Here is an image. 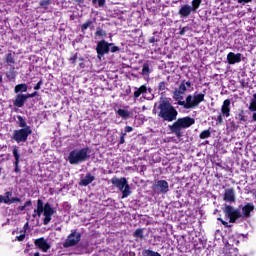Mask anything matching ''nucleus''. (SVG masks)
Wrapping results in <instances>:
<instances>
[{
  "label": "nucleus",
  "mask_w": 256,
  "mask_h": 256,
  "mask_svg": "<svg viewBox=\"0 0 256 256\" xmlns=\"http://www.w3.org/2000/svg\"><path fill=\"white\" fill-rule=\"evenodd\" d=\"M255 210V206L251 203H247L244 207H242V213L241 210L234 209L231 205H226L224 208V215L226 219H229V223H237V219H241L243 217H246L249 219L251 217V212Z\"/></svg>",
  "instance_id": "obj_1"
},
{
  "label": "nucleus",
  "mask_w": 256,
  "mask_h": 256,
  "mask_svg": "<svg viewBox=\"0 0 256 256\" xmlns=\"http://www.w3.org/2000/svg\"><path fill=\"white\" fill-rule=\"evenodd\" d=\"M158 110V117L163 121V123H173V121H177L179 112L175 106H173V104L167 100V98L160 101Z\"/></svg>",
  "instance_id": "obj_2"
},
{
  "label": "nucleus",
  "mask_w": 256,
  "mask_h": 256,
  "mask_svg": "<svg viewBox=\"0 0 256 256\" xmlns=\"http://www.w3.org/2000/svg\"><path fill=\"white\" fill-rule=\"evenodd\" d=\"M192 125H195V118L185 116L178 119L176 118L173 124L168 126V129L177 137V139H181V137H183V129H189Z\"/></svg>",
  "instance_id": "obj_3"
},
{
  "label": "nucleus",
  "mask_w": 256,
  "mask_h": 256,
  "mask_svg": "<svg viewBox=\"0 0 256 256\" xmlns=\"http://www.w3.org/2000/svg\"><path fill=\"white\" fill-rule=\"evenodd\" d=\"M54 213H57V210H55L53 207H51V204H49V202H47L44 205L43 200L38 199L37 200V209L34 210L32 217L35 219V217H37V216L41 217V215H44L43 225H49L51 223V219H52Z\"/></svg>",
  "instance_id": "obj_4"
},
{
  "label": "nucleus",
  "mask_w": 256,
  "mask_h": 256,
  "mask_svg": "<svg viewBox=\"0 0 256 256\" xmlns=\"http://www.w3.org/2000/svg\"><path fill=\"white\" fill-rule=\"evenodd\" d=\"M89 153H91V149L87 146L82 149H74L69 153L68 161L70 165H79V163H83L89 159Z\"/></svg>",
  "instance_id": "obj_5"
},
{
  "label": "nucleus",
  "mask_w": 256,
  "mask_h": 256,
  "mask_svg": "<svg viewBox=\"0 0 256 256\" xmlns=\"http://www.w3.org/2000/svg\"><path fill=\"white\" fill-rule=\"evenodd\" d=\"M203 101H205V94L200 93V94H194L193 96L188 95L186 97V101L180 100L177 103L184 109H195V107H199V105H201Z\"/></svg>",
  "instance_id": "obj_6"
},
{
  "label": "nucleus",
  "mask_w": 256,
  "mask_h": 256,
  "mask_svg": "<svg viewBox=\"0 0 256 256\" xmlns=\"http://www.w3.org/2000/svg\"><path fill=\"white\" fill-rule=\"evenodd\" d=\"M112 185L122 191L121 199H127L129 195H131V186H129V182H127V178L121 177L118 178L117 176L112 177L110 180Z\"/></svg>",
  "instance_id": "obj_7"
},
{
  "label": "nucleus",
  "mask_w": 256,
  "mask_h": 256,
  "mask_svg": "<svg viewBox=\"0 0 256 256\" xmlns=\"http://www.w3.org/2000/svg\"><path fill=\"white\" fill-rule=\"evenodd\" d=\"M31 133H33L31 127L20 128L13 131L11 139L16 141V143H27V139H29V135H31Z\"/></svg>",
  "instance_id": "obj_8"
},
{
  "label": "nucleus",
  "mask_w": 256,
  "mask_h": 256,
  "mask_svg": "<svg viewBox=\"0 0 256 256\" xmlns=\"http://www.w3.org/2000/svg\"><path fill=\"white\" fill-rule=\"evenodd\" d=\"M223 117H231V99L224 100L221 107V114L214 118V121H216V125H222Z\"/></svg>",
  "instance_id": "obj_9"
},
{
  "label": "nucleus",
  "mask_w": 256,
  "mask_h": 256,
  "mask_svg": "<svg viewBox=\"0 0 256 256\" xmlns=\"http://www.w3.org/2000/svg\"><path fill=\"white\" fill-rule=\"evenodd\" d=\"M81 241V233L77 232V230H72V232L68 235L65 242L63 243L64 249H69V247H75V245H79Z\"/></svg>",
  "instance_id": "obj_10"
},
{
  "label": "nucleus",
  "mask_w": 256,
  "mask_h": 256,
  "mask_svg": "<svg viewBox=\"0 0 256 256\" xmlns=\"http://www.w3.org/2000/svg\"><path fill=\"white\" fill-rule=\"evenodd\" d=\"M111 45H113V43H109L105 40L99 41L96 46L97 58L103 59L105 55H109Z\"/></svg>",
  "instance_id": "obj_11"
},
{
  "label": "nucleus",
  "mask_w": 256,
  "mask_h": 256,
  "mask_svg": "<svg viewBox=\"0 0 256 256\" xmlns=\"http://www.w3.org/2000/svg\"><path fill=\"white\" fill-rule=\"evenodd\" d=\"M0 203H5V205H11L12 203H21V198L13 197V192L8 191L5 192V196L0 195Z\"/></svg>",
  "instance_id": "obj_12"
},
{
  "label": "nucleus",
  "mask_w": 256,
  "mask_h": 256,
  "mask_svg": "<svg viewBox=\"0 0 256 256\" xmlns=\"http://www.w3.org/2000/svg\"><path fill=\"white\" fill-rule=\"evenodd\" d=\"M153 189L154 191L165 195L166 193H169V182H167L166 180H158L153 186Z\"/></svg>",
  "instance_id": "obj_13"
},
{
  "label": "nucleus",
  "mask_w": 256,
  "mask_h": 256,
  "mask_svg": "<svg viewBox=\"0 0 256 256\" xmlns=\"http://www.w3.org/2000/svg\"><path fill=\"white\" fill-rule=\"evenodd\" d=\"M12 155L15 159L14 161V173H21V168H19V163L21 161V154L19 153V147L14 146L12 149Z\"/></svg>",
  "instance_id": "obj_14"
},
{
  "label": "nucleus",
  "mask_w": 256,
  "mask_h": 256,
  "mask_svg": "<svg viewBox=\"0 0 256 256\" xmlns=\"http://www.w3.org/2000/svg\"><path fill=\"white\" fill-rule=\"evenodd\" d=\"M185 91H187V86H185V80H183L173 93L175 101H183Z\"/></svg>",
  "instance_id": "obj_15"
},
{
  "label": "nucleus",
  "mask_w": 256,
  "mask_h": 256,
  "mask_svg": "<svg viewBox=\"0 0 256 256\" xmlns=\"http://www.w3.org/2000/svg\"><path fill=\"white\" fill-rule=\"evenodd\" d=\"M192 13L195 12L192 10L191 5L189 4L182 5L178 11V15H180L181 19H187V17H189Z\"/></svg>",
  "instance_id": "obj_16"
},
{
  "label": "nucleus",
  "mask_w": 256,
  "mask_h": 256,
  "mask_svg": "<svg viewBox=\"0 0 256 256\" xmlns=\"http://www.w3.org/2000/svg\"><path fill=\"white\" fill-rule=\"evenodd\" d=\"M34 245L38 247V249H41L44 253H47L48 249H51V245L47 243V240L45 238L41 237L34 241Z\"/></svg>",
  "instance_id": "obj_17"
},
{
  "label": "nucleus",
  "mask_w": 256,
  "mask_h": 256,
  "mask_svg": "<svg viewBox=\"0 0 256 256\" xmlns=\"http://www.w3.org/2000/svg\"><path fill=\"white\" fill-rule=\"evenodd\" d=\"M227 61L229 65H235V63H241V53L229 52L227 55Z\"/></svg>",
  "instance_id": "obj_18"
},
{
  "label": "nucleus",
  "mask_w": 256,
  "mask_h": 256,
  "mask_svg": "<svg viewBox=\"0 0 256 256\" xmlns=\"http://www.w3.org/2000/svg\"><path fill=\"white\" fill-rule=\"evenodd\" d=\"M224 201H227L228 203H235V189L228 188L225 190Z\"/></svg>",
  "instance_id": "obj_19"
},
{
  "label": "nucleus",
  "mask_w": 256,
  "mask_h": 256,
  "mask_svg": "<svg viewBox=\"0 0 256 256\" xmlns=\"http://www.w3.org/2000/svg\"><path fill=\"white\" fill-rule=\"evenodd\" d=\"M140 95H142L143 99H145V95H147V85H141L139 88L136 89L133 95L134 101H137Z\"/></svg>",
  "instance_id": "obj_20"
},
{
  "label": "nucleus",
  "mask_w": 256,
  "mask_h": 256,
  "mask_svg": "<svg viewBox=\"0 0 256 256\" xmlns=\"http://www.w3.org/2000/svg\"><path fill=\"white\" fill-rule=\"evenodd\" d=\"M95 181V176L91 173H87L84 178H82L79 182L80 187H87V185H91V183Z\"/></svg>",
  "instance_id": "obj_21"
},
{
  "label": "nucleus",
  "mask_w": 256,
  "mask_h": 256,
  "mask_svg": "<svg viewBox=\"0 0 256 256\" xmlns=\"http://www.w3.org/2000/svg\"><path fill=\"white\" fill-rule=\"evenodd\" d=\"M26 100L23 97V93H19L16 95L15 99L13 100V106L14 107H25Z\"/></svg>",
  "instance_id": "obj_22"
},
{
  "label": "nucleus",
  "mask_w": 256,
  "mask_h": 256,
  "mask_svg": "<svg viewBox=\"0 0 256 256\" xmlns=\"http://www.w3.org/2000/svg\"><path fill=\"white\" fill-rule=\"evenodd\" d=\"M133 131V127L126 126L124 128V132L120 133L119 145H123L125 143V137H127V133H131Z\"/></svg>",
  "instance_id": "obj_23"
},
{
  "label": "nucleus",
  "mask_w": 256,
  "mask_h": 256,
  "mask_svg": "<svg viewBox=\"0 0 256 256\" xmlns=\"http://www.w3.org/2000/svg\"><path fill=\"white\" fill-rule=\"evenodd\" d=\"M153 73V70L151 69V65L148 64V62L144 63L142 66V72L141 75L143 77H149Z\"/></svg>",
  "instance_id": "obj_24"
},
{
  "label": "nucleus",
  "mask_w": 256,
  "mask_h": 256,
  "mask_svg": "<svg viewBox=\"0 0 256 256\" xmlns=\"http://www.w3.org/2000/svg\"><path fill=\"white\" fill-rule=\"evenodd\" d=\"M17 125L20 129H27V127H31L27 125V120L21 115H17Z\"/></svg>",
  "instance_id": "obj_25"
},
{
  "label": "nucleus",
  "mask_w": 256,
  "mask_h": 256,
  "mask_svg": "<svg viewBox=\"0 0 256 256\" xmlns=\"http://www.w3.org/2000/svg\"><path fill=\"white\" fill-rule=\"evenodd\" d=\"M28 86L25 83L17 84L14 88V93H27Z\"/></svg>",
  "instance_id": "obj_26"
},
{
  "label": "nucleus",
  "mask_w": 256,
  "mask_h": 256,
  "mask_svg": "<svg viewBox=\"0 0 256 256\" xmlns=\"http://www.w3.org/2000/svg\"><path fill=\"white\" fill-rule=\"evenodd\" d=\"M117 115H119V117H122V119H129V117H131V112H129L128 110L125 109H121L119 108L116 111Z\"/></svg>",
  "instance_id": "obj_27"
},
{
  "label": "nucleus",
  "mask_w": 256,
  "mask_h": 256,
  "mask_svg": "<svg viewBox=\"0 0 256 256\" xmlns=\"http://www.w3.org/2000/svg\"><path fill=\"white\" fill-rule=\"evenodd\" d=\"M235 119L239 121L238 123H247V117L245 116V111L240 110V112L236 114Z\"/></svg>",
  "instance_id": "obj_28"
},
{
  "label": "nucleus",
  "mask_w": 256,
  "mask_h": 256,
  "mask_svg": "<svg viewBox=\"0 0 256 256\" xmlns=\"http://www.w3.org/2000/svg\"><path fill=\"white\" fill-rule=\"evenodd\" d=\"M133 237L135 239H140V241H143V239H145V236L143 235V229L142 228H137L134 232H133Z\"/></svg>",
  "instance_id": "obj_29"
},
{
  "label": "nucleus",
  "mask_w": 256,
  "mask_h": 256,
  "mask_svg": "<svg viewBox=\"0 0 256 256\" xmlns=\"http://www.w3.org/2000/svg\"><path fill=\"white\" fill-rule=\"evenodd\" d=\"M201 3H203V0H192L191 8L194 13H197V9L201 7Z\"/></svg>",
  "instance_id": "obj_30"
},
{
  "label": "nucleus",
  "mask_w": 256,
  "mask_h": 256,
  "mask_svg": "<svg viewBox=\"0 0 256 256\" xmlns=\"http://www.w3.org/2000/svg\"><path fill=\"white\" fill-rule=\"evenodd\" d=\"M248 109L251 112L256 111V93L253 94Z\"/></svg>",
  "instance_id": "obj_31"
},
{
  "label": "nucleus",
  "mask_w": 256,
  "mask_h": 256,
  "mask_svg": "<svg viewBox=\"0 0 256 256\" xmlns=\"http://www.w3.org/2000/svg\"><path fill=\"white\" fill-rule=\"evenodd\" d=\"M144 99L147 101H153V99H155L152 88H147V94L144 96Z\"/></svg>",
  "instance_id": "obj_32"
},
{
  "label": "nucleus",
  "mask_w": 256,
  "mask_h": 256,
  "mask_svg": "<svg viewBox=\"0 0 256 256\" xmlns=\"http://www.w3.org/2000/svg\"><path fill=\"white\" fill-rule=\"evenodd\" d=\"M142 256H159V252H155L151 249H144L142 251Z\"/></svg>",
  "instance_id": "obj_33"
},
{
  "label": "nucleus",
  "mask_w": 256,
  "mask_h": 256,
  "mask_svg": "<svg viewBox=\"0 0 256 256\" xmlns=\"http://www.w3.org/2000/svg\"><path fill=\"white\" fill-rule=\"evenodd\" d=\"M6 63L7 65H15V57L12 53L6 54Z\"/></svg>",
  "instance_id": "obj_34"
},
{
  "label": "nucleus",
  "mask_w": 256,
  "mask_h": 256,
  "mask_svg": "<svg viewBox=\"0 0 256 256\" xmlns=\"http://www.w3.org/2000/svg\"><path fill=\"white\" fill-rule=\"evenodd\" d=\"M89 27H94L92 20H88L84 24H82L81 25V31H87V29H89Z\"/></svg>",
  "instance_id": "obj_35"
},
{
  "label": "nucleus",
  "mask_w": 256,
  "mask_h": 256,
  "mask_svg": "<svg viewBox=\"0 0 256 256\" xmlns=\"http://www.w3.org/2000/svg\"><path fill=\"white\" fill-rule=\"evenodd\" d=\"M50 5H51V0H41L39 2V6L42 7V9H49Z\"/></svg>",
  "instance_id": "obj_36"
},
{
  "label": "nucleus",
  "mask_w": 256,
  "mask_h": 256,
  "mask_svg": "<svg viewBox=\"0 0 256 256\" xmlns=\"http://www.w3.org/2000/svg\"><path fill=\"white\" fill-rule=\"evenodd\" d=\"M200 139H209L211 137V130H204L199 135Z\"/></svg>",
  "instance_id": "obj_37"
},
{
  "label": "nucleus",
  "mask_w": 256,
  "mask_h": 256,
  "mask_svg": "<svg viewBox=\"0 0 256 256\" xmlns=\"http://www.w3.org/2000/svg\"><path fill=\"white\" fill-rule=\"evenodd\" d=\"M95 36L96 37H107V32H105L103 29L98 27L96 29Z\"/></svg>",
  "instance_id": "obj_38"
},
{
  "label": "nucleus",
  "mask_w": 256,
  "mask_h": 256,
  "mask_svg": "<svg viewBox=\"0 0 256 256\" xmlns=\"http://www.w3.org/2000/svg\"><path fill=\"white\" fill-rule=\"evenodd\" d=\"M6 77L8 81H13L15 80V77H17V74H15V71H9V72H6Z\"/></svg>",
  "instance_id": "obj_39"
},
{
  "label": "nucleus",
  "mask_w": 256,
  "mask_h": 256,
  "mask_svg": "<svg viewBox=\"0 0 256 256\" xmlns=\"http://www.w3.org/2000/svg\"><path fill=\"white\" fill-rule=\"evenodd\" d=\"M33 205V201L27 200L23 206L18 207V211H23L26 207H31Z\"/></svg>",
  "instance_id": "obj_40"
},
{
  "label": "nucleus",
  "mask_w": 256,
  "mask_h": 256,
  "mask_svg": "<svg viewBox=\"0 0 256 256\" xmlns=\"http://www.w3.org/2000/svg\"><path fill=\"white\" fill-rule=\"evenodd\" d=\"M92 3L98 7H105L106 0H92Z\"/></svg>",
  "instance_id": "obj_41"
},
{
  "label": "nucleus",
  "mask_w": 256,
  "mask_h": 256,
  "mask_svg": "<svg viewBox=\"0 0 256 256\" xmlns=\"http://www.w3.org/2000/svg\"><path fill=\"white\" fill-rule=\"evenodd\" d=\"M165 89H167V82L165 81H161L159 84H158V91H165Z\"/></svg>",
  "instance_id": "obj_42"
},
{
  "label": "nucleus",
  "mask_w": 256,
  "mask_h": 256,
  "mask_svg": "<svg viewBox=\"0 0 256 256\" xmlns=\"http://www.w3.org/2000/svg\"><path fill=\"white\" fill-rule=\"evenodd\" d=\"M119 51H121V48L116 46L115 43H112V45L110 46V53H117Z\"/></svg>",
  "instance_id": "obj_43"
},
{
  "label": "nucleus",
  "mask_w": 256,
  "mask_h": 256,
  "mask_svg": "<svg viewBox=\"0 0 256 256\" xmlns=\"http://www.w3.org/2000/svg\"><path fill=\"white\" fill-rule=\"evenodd\" d=\"M217 221H220V223H222L226 227V229H230V227H232V225H230L229 222L223 220V218L221 217L217 218Z\"/></svg>",
  "instance_id": "obj_44"
},
{
  "label": "nucleus",
  "mask_w": 256,
  "mask_h": 256,
  "mask_svg": "<svg viewBox=\"0 0 256 256\" xmlns=\"http://www.w3.org/2000/svg\"><path fill=\"white\" fill-rule=\"evenodd\" d=\"M79 58L78 54L75 53L72 57H70L68 59V61H70V63H72V65H75V63L77 62V59Z\"/></svg>",
  "instance_id": "obj_45"
},
{
  "label": "nucleus",
  "mask_w": 256,
  "mask_h": 256,
  "mask_svg": "<svg viewBox=\"0 0 256 256\" xmlns=\"http://www.w3.org/2000/svg\"><path fill=\"white\" fill-rule=\"evenodd\" d=\"M41 85H43V79H40L39 82L34 86V90L39 91V89H41Z\"/></svg>",
  "instance_id": "obj_46"
},
{
  "label": "nucleus",
  "mask_w": 256,
  "mask_h": 256,
  "mask_svg": "<svg viewBox=\"0 0 256 256\" xmlns=\"http://www.w3.org/2000/svg\"><path fill=\"white\" fill-rule=\"evenodd\" d=\"M230 127H231V129H233L234 131H237V129H239V125H237V124L235 123V121L230 122Z\"/></svg>",
  "instance_id": "obj_47"
},
{
  "label": "nucleus",
  "mask_w": 256,
  "mask_h": 256,
  "mask_svg": "<svg viewBox=\"0 0 256 256\" xmlns=\"http://www.w3.org/2000/svg\"><path fill=\"white\" fill-rule=\"evenodd\" d=\"M79 61H81V62L79 63L80 69H85V63H84L85 58L81 57V58H79Z\"/></svg>",
  "instance_id": "obj_48"
},
{
  "label": "nucleus",
  "mask_w": 256,
  "mask_h": 256,
  "mask_svg": "<svg viewBox=\"0 0 256 256\" xmlns=\"http://www.w3.org/2000/svg\"><path fill=\"white\" fill-rule=\"evenodd\" d=\"M253 0H237V3L240 5H247V3H251Z\"/></svg>",
  "instance_id": "obj_49"
},
{
  "label": "nucleus",
  "mask_w": 256,
  "mask_h": 256,
  "mask_svg": "<svg viewBox=\"0 0 256 256\" xmlns=\"http://www.w3.org/2000/svg\"><path fill=\"white\" fill-rule=\"evenodd\" d=\"M187 31H189V27L188 26L183 27L182 30L180 31V35H185Z\"/></svg>",
  "instance_id": "obj_50"
},
{
  "label": "nucleus",
  "mask_w": 256,
  "mask_h": 256,
  "mask_svg": "<svg viewBox=\"0 0 256 256\" xmlns=\"http://www.w3.org/2000/svg\"><path fill=\"white\" fill-rule=\"evenodd\" d=\"M17 241H25V233L16 237Z\"/></svg>",
  "instance_id": "obj_51"
},
{
  "label": "nucleus",
  "mask_w": 256,
  "mask_h": 256,
  "mask_svg": "<svg viewBox=\"0 0 256 256\" xmlns=\"http://www.w3.org/2000/svg\"><path fill=\"white\" fill-rule=\"evenodd\" d=\"M148 43H157V39L155 38V36H152L149 40Z\"/></svg>",
  "instance_id": "obj_52"
},
{
  "label": "nucleus",
  "mask_w": 256,
  "mask_h": 256,
  "mask_svg": "<svg viewBox=\"0 0 256 256\" xmlns=\"http://www.w3.org/2000/svg\"><path fill=\"white\" fill-rule=\"evenodd\" d=\"M24 100L27 101V99H32V96L30 93L23 94Z\"/></svg>",
  "instance_id": "obj_53"
},
{
  "label": "nucleus",
  "mask_w": 256,
  "mask_h": 256,
  "mask_svg": "<svg viewBox=\"0 0 256 256\" xmlns=\"http://www.w3.org/2000/svg\"><path fill=\"white\" fill-rule=\"evenodd\" d=\"M252 113V121L256 123V111H253Z\"/></svg>",
  "instance_id": "obj_54"
},
{
  "label": "nucleus",
  "mask_w": 256,
  "mask_h": 256,
  "mask_svg": "<svg viewBox=\"0 0 256 256\" xmlns=\"http://www.w3.org/2000/svg\"><path fill=\"white\" fill-rule=\"evenodd\" d=\"M29 228V222H26L25 224H24V231H27V229Z\"/></svg>",
  "instance_id": "obj_55"
},
{
  "label": "nucleus",
  "mask_w": 256,
  "mask_h": 256,
  "mask_svg": "<svg viewBox=\"0 0 256 256\" xmlns=\"http://www.w3.org/2000/svg\"><path fill=\"white\" fill-rule=\"evenodd\" d=\"M191 85H192V84H191V81H186V82H185V86H187L188 88H191Z\"/></svg>",
  "instance_id": "obj_56"
},
{
  "label": "nucleus",
  "mask_w": 256,
  "mask_h": 256,
  "mask_svg": "<svg viewBox=\"0 0 256 256\" xmlns=\"http://www.w3.org/2000/svg\"><path fill=\"white\" fill-rule=\"evenodd\" d=\"M37 95H38L37 91H35V92L31 93V97H32V99H33V97H37Z\"/></svg>",
  "instance_id": "obj_57"
},
{
  "label": "nucleus",
  "mask_w": 256,
  "mask_h": 256,
  "mask_svg": "<svg viewBox=\"0 0 256 256\" xmlns=\"http://www.w3.org/2000/svg\"><path fill=\"white\" fill-rule=\"evenodd\" d=\"M0 83H3V76L0 74Z\"/></svg>",
  "instance_id": "obj_58"
},
{
  "label": "nucleus",
  "mask_w": 256,
  "mask_h": 256,
  "mask_svg": "<svg viewBox=\"0 0 256 256\" xmlns=\"http://www.w3.org/2000/svg\"><path fill=\"white\" fill-rule=\"evenodd\" d=\"M33 256H41L39 252H36Z\"/></svg>",
  "instance_id": "obj_59"
},
{
  "label": "nucleus",
  "mask_w": 256,
  "mask_h": 256,
  "mask_svg": "<svg viewBox=\"0 0 256 256\" xmlns=\"http://www.w3.org/2000/svg\"><path fill=\"white\" fill-rule=\"evenodd\" d=\"M1 171H2V169H1V167H0V175H1Z\"/></svg>",
  "instance_id": "obj_60"
},
{
  "label": "nucleus",
  "mask_w": 256,
  "mask_h": 256,
  "mask_svg": "<svg viewBox=\"0 0 256 256\" xmlns=\"http://www.w3.org/2000/svg\"><path fill=\"white\" fill-rule=\"evenodd\" d=\"M147 97H149V93L147 94Z\"/></svg>",
  "instance_id": "obj_61"
},
{
  "label": "nucleus",
  "mask_w": 256,
  "mask_h": 256,
  "mask_svg": "<svg viewBox=\"0 0 256 256\" xmlns=\"http://www.w3.org/2000/svg\"><path fill=\"white\" fill-rule=\"evenodd\" d=\"M158 256H161V254L159 253Z\"/></svg>",
  "instance_id": "obj_62"
}]
</instances>
